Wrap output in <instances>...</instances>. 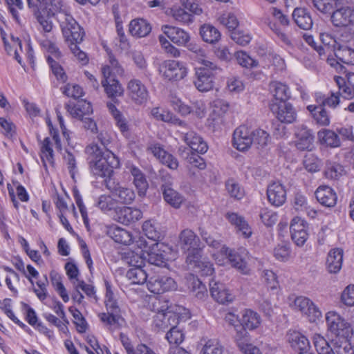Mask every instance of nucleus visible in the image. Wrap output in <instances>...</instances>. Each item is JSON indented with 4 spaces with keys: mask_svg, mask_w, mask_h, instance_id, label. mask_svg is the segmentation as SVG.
Segmentation results:
<instances>
[{
    "mask_svg": "<svg viewBox=\"0 0 354 354\" xmlns=\"http://www.w3.org/2000/svg\"><path fill=\"white\" fill-rule=\"evenodd\" d=\"M98 138L104 147L109 144L108 140L102 139V133L98 136ZM85 151L88 155L89 169L97 177H109L113 169L119 167L118 157L105 147L102 148L97 144H91L86 147Z\"/></svg>",
    "mask_w": 354,
    "mask_h": 354,
    "instance_id": "obj_1",
    "label": "nucleus"
},
{
    "mask_svg": "<svg viewBox=\"0 0 354 354\" xmlns=\"http://www.w3.org/2000/svg\"><path fill=\"white\" fill-rule=\"evenodd\" d=\"M124 73V71L118 62L110 55L109 64L102 67L103 79L101 81L102 86L109 97L114 98L123 95L124 88L115 77L122 76Z\"/></svg>",
    "mask_w": 354,
    "mask_h": 354,
    "instance_id": "obj_2",
    "label": "nucleus"
},
{
    "mask_svg": "<svg viewBox=\"0 0 354 354\" xmlns=\"http://www.w3.org/2000/svg\"><path fill=\"white\" fill-rule=\"evenodd\" d=\"M328 331L335 336L333 339L351 337L353 328L351 324L335 311H329L325 316Z\"/></svg>",
    "mask_w": 354,
    "mask_h": 354,
    "instance_id": "obj_3",
    "label": "nucleus"
},
{
    "mask_svg": "<svg viewBox=\"0 0 354 354\" xmlns=\"http://www.w3.org/2000/svg\"><path fill=\"white\" fill-rule=\"evenodd\" d=\"M190 317L187 309L181 306H177L175 310H167L164 313L156 314L153 317L155 326L162 330L169 327L178 325L180 319H187Z\"/></svg>",
    "mask_w": 354,
    "mask_h": 354,
    "instance_id": "obj_4",
    "label": "nucleus"
},
{
    "mask_svg": "<svg viewBox=\"0 0 354 354\" xmlns=\"http://www.w3.org/2000/svg\"><path fill=\"white\" fill-rule=\"evenodd\" d=\"M143 254L149 263L156 266H165L168 261L174 259L171 249L163 243H152Z\"/></svg>",
    "mask_w": 354,
    "mask_h": 354,
    "instance_id": "obj_5",
    "label": "nucleus"
},
{
    "mask_svg": "<svg viewBox=\"0 0 354 354\" xmlns=\"http://www.w3.org/2000/svg\"><path fill=\"white\" fill-rule=\"evenodd\" d=\"M159 72L164 80L170 82H178L187 75L188 68L186 64L183 62L168 59L161 64Z\"/></svg>",
    "mask_w": 354,
    "mask_h": 354,
    "instance_id": "obj_6",
    "label": "nucleus"
},
{
    "mask_svg": "<svg viewBox=\"0 0 354 354\" xmlns=\"http://www.w3.org/2000/svg\"><path fill=\"white\" fill-rule=\"evenodd\" d=\"M58 21L66 41L82 42L84 32L80 26L71 15L70 10L63 15L59 16Z\"/></svg>",
    "mask_w": 354,
    "mask_h": 354,
    "instance_id": "obj_7",
    "label": "nucleus"
},
{
    "mask_svg": "<svg viewBox=\"0 0 354 354\" xmlns=\"http://www.w3.org/2000/svg\"><path fill=\"white\" fill-rule=\"evenodd\" d=\"M41 45L50 54L47 56V61L51 68L53 73L57 79L62 82H65L67 76L64 72L63 68L55 59H59L61 57V53L55 44L53 39H43L41 41Z\"/></svg>",
    "mask_w": 354,
    "mask_h": 354,
    "instance_id": "obj_8",
    "label": "nucleus"
},
{
    "mask_svg": "<svg viewBox=\"0 0 354 354\" xmlns=\"http://www.w3.org/2000/svg\"><path fill=\"white\" fill-rule=\"evenodd\" d=\"M186 263L188 268L203 276H211L214 272L213 264L203 257L201 250H194L187 254Z\"/></svg>",
    "mask_w": 354,
    "mask_h": 354,
    "instance_id": "obj_9",
    "label": "nucleus"
},
{
    "mask_svg": "<svg viewBox=\"0 0 354 354\" xmlns=\"http://www.w3.org/2000/svg\"><path fill=\"white\" fill-rule=\"evenodd\" d=\"M290 306L296 310L300 311L310 322H315L322 317V312L308 298L299 296L294 299Z\"/></svg>",
    "mask_w": 354,
    "mask_h": 354,
    "instance_id": "obj_10",
    "label": "nucleus"
},
{
    "mask_svg": "<svg viewBox=\"0 0 354 354\" xmlns=\"http://www.w3.org/2000/svg\"><path fill=\"white\" fill-rule=\"evenodd\" d=\"M127 94L132 102L138 105L146 103L149 97L146 86L138 79H131L128 82Z\"/></svg>",
    "mask_w": 354,
    "mask_h": 354,
    "instance_id": "obj_11",
    "label": "nucleus"
},
{
    "mask_svg": "<svg viewBox=\"0 0 354 354\" xmlns=\"http://www.w3.org/2000/svg\"><path fill=\"white\" fill-rule=\"evenodd\" d=\"M46 123L49 127L52 138H46L41 145V158L44 162L48 161V162H53V147L55 146L57 150L62 149V145L57 132L52 127V123L49 119L46 120Z\"/></svg>",
    "mask_w": 354,
    "mask_h": 354,
    "instance_id": "obj_12",
    "label": "nucleus"
},
{
    "mask_svg": "<svg viewBox=\"0 0 354 354\" xmlns=\"http://www.w3.org/2000/svg\"><path fill=\"white\" fill-rule=\"evenodd\" d=\"M148 290L154 294H162L177 289L175 280L167 276H157L151 277L147 283Z\"/></svg>",
    "mask_w": 354,
    "mask_h": 354,
    "instance_id": "obj_13",
    "label": "nucleus"
},
{
    "mask_svg": "<svg viewBox=\"0 0 354 354\" xmlns=\"http://www.w3.org/2000/svg\"><path fill=\"white\" fill-rule=\"evenodd\" d=\"M253 130L245 125L237 127L233 133V146L240 151H247L253 144Z\"/></svg>",
    "mask_w": 354,
    "mask_h": 354,
    "instance_id": "obj_14",
    "label": "nucleus"
},
{
    "mask_svg": "<svg viewBox=\"0 0 354 354\" xmlns=\"http://www.w3.org/2000/svg\"><path fill=\"white\" fill-rule=\"evenodd\" d=\"M147 151L151 153L161 163L171 169H176L178 167L177 159L168 153L163 147L158 142H150L147 147Z\"/></svg>",
    "mask_w": 354,
    "mask_h": 354,
    "instance_id": "obj_15",
    "label": "nucleus"
},
{
    "mask_svg": "<svg viewBox=\"0 0 354 354\" xmlns=\"http://www.w3.org/2000/svg\"><path fill=\"white\" fill-rule=\"evenodd\" d=\"M270 106L271 111L281 122L290 124L296 120L297 112L290 103L272 102Z\"/></svg>",
    "mask_w": 354,
    "mask_h": 354,
    "instance_id": "obj_16",
    "label": "nucleus"
},
{
    "mask_svg": "<svg viewBox=\"0 0 354 354\" xmlns=\"http://www.w3.org/2000/svg\"><path fill=\"white\" fill-rule=\"evenodd\" d=\"M214 71L208 67L196 68L194 84L199 91L207 92L212 89L214 87Z\"/></svg>",
    "mask_w": 354,
    "mask_h": 354,
    "instance_id": "obj_17",
    "label": "nucleus"
},
{
    "mask_svg": "<svg viewBox=\"0 0 354 354\" xmlns=\"http://www.w3.org/2000/svg\"><path fill=\"white\" fill-rule=\"evenodd\" d=\"M212 109L207 122L214 130L223 124V117L229 109V104L227 102L218 99L212 102Z\"/></svg>",
    "mask_w": 354,
    "mask_h": 354,
    "instance_id": "obj_18",
    "label": "nucleus"
},
{
    "mask_svg": "<svg viewBox=\"0 0 354 354\" xmlns=\"http://www.w3.org/2000/svg\"><path fill=\"white\" fill-rule=\"evenodd\" d=\"M221 254L228 259V262L230 263L232 267L237 269L243 274H247L250 272L245 257L246 253H244V250L241 252L229 250L225 246L221 248Z\"/></svg>",
    "mask_w": 354,
    "mask_h": 354,
    "instance_id": "obj_19",
    "label": "nucleus"
},
{
    "mask_svg": "<svg viewBox=\"0 0 354 354\" xmlns=\"http://www.w3.org/2000/svg\"><path fill=\"white\" fill-rule=\"evenodd\" d=\"M267 198L273 206L280 207L286 201V189L279 180L270 183L267 187Z\"/></svg>",
    "mask_w": 354,
    "mask_h": 354,
    "instance_id": "obj_20",
    "label": "nucleus"
},
{
    "mask_svg": "<svg viewBox=\"0 0 354 354\" xmlns=\"http://www.w3.org/2000/svg\"><path fill=\"white\" fill-rule=\"evenodd\" d=\"M307 227V223L301 218H292L290 226L291 237L298 246H302L308 239Z\"/></svg>",
    "mask_w": 354,
    "mask_h": 354,
    "instance_id": "obj_21",
    "label": "nucleus"
},
{
    "mask_svg": "<svg viewBox=\"0 0 354 354\" xmlns=\"http://www.w3.org/2000/svg\"><path fill=\"white\" fill-rule=\"evenodd\" d=\"M142 217V212L140 209L132 207H118L116 214L113 215V219L123 225H129Z\"/></svg>",
    "mask_w": 354,
    "mask_h": 354,
    "instance_id": "obj_22",
    "label": "nucleus"
},
{
    "mask_svg": "<svg viewBox=\"0 0 354 354\" xmlns=\"http://www.w3.org/2000/svg\"><path fill=\"white\" fill-rule=\"evenodd\" d=\"M161 30L164 35L169 39L170 41L178 46H187L190 40L189 34L180 28L164 25Z\"/></svg>",
    "mask_w": 354,
    "mask_h": 354,
    "instance_id": "obj_23",
    "label": "nucleus"
},
{
    "mask_svg": "<svg viewBox=\"0 0 354 354\" xmlns=\"http://www.w3.org/2000/svg\"><path fill=\"white\" fill-rule=\"evenodd\" d=\"M39 3L41 10L46 14L48 17H55L57 15L59 16L67 13L69 10L68 6L64 3V0H37Z\"/></svg>",
    "mask_w": 354,
    "mask_h": 354,
    "instance_id": "obj_24",
    "label": "nucleus"
},
{
    "mask_svg": "<svg viewBox=\"0 0 354 354\" xmlns=\"http://www.w3.org/2000/svg\"><path fill=\"white\" fill-rule=\"evenodd\" d=\"M209 286L211 295L218 303L225 304L234 300V295L225 284L212 281L209 283Z\"/></svg>",
    "mask_w": 354,
    "mask_h": 354,
    "instance_id": "obj_25",
    "label": "nucleus"
},
{
    "mask_svg": "<svg viewBox=\"0 0 354 354\" xmlns=\"http://www.w3.org/2000/svg\"><path fill=\"white\" fill-rule=\"evenodd\" d=\"M314 136L305 126L299 127L295 132V146L299 150L310 151L313 148Z\"/></svg>",
    "mask_w": 354,
    "mask_h": 354,
    "instance_id": "obj_26",
    "label": "nucleus"
},
{
    "mask_svg": "<svg viewBox=\"0 0 354 354\" xmlns=\"http://www.w3.org/2000/svg\"><path fill=\"white\" fill-rule=\"evenodd\" d=\"M106 234L115 242L129 245L133 243V235L129 231L115 224L106 227Z\"/></svg>",
    "mask_w": 354,
    "mask_h": 354,
    "instance_id": "obj_27",
    "label": "nucleus"
},
{
    "mask_svg": "<svg viewBox=\"0 0 354 354\" xmlns=\"http://www.w3.org/2000/svg\"><path fill=\"white\" fill-rule=\"evenodd\" d=\"M333 24L335 26L348 27L354 26V9L345 7L337 9L331 16Z\"/></svg>",
    "mask_w": 354,
    "mask_h": 354,
    "instance_id": "obj_28",
    "label": "nucleus"
},
{
    "mask_svg": "<svg viewBox=\"0 0 354 354\" xmlns=\"http://www.w3.org/2000/svg\"><path fill=\"white\" fill-rule=\"evenodd\" d=\"M334 81L343 97L351 99L354 96V73H347L345 78L336 75Z\"/></svg>",
    "mask_w": 354,
    "mask_h": 354,
    "instance_id": "obj_29",
    "label": "nucleus"
},
{
    "mask_svg": "<svg viewBox=\"0 0 354 354\" xmlns=\"http://www.w3.org/2000/svg\"><path fill=\"white\" fill-rule=\"evenodd\" d=\"M286 339L290 347L299 353L310 350L308 339L299 331L290 330L287 333Z\"/></svg>",
    "mask_w": 354,
    "mask_h": 354,
    "instance_id": "obj_30",
    "label": "nucleus"
},
{
    "mask_svg": "<svg viewBox=\"0 0 354 354\" xmlns=\"http://www.w3.org/2000/svg\"><path fill=\"white\" fill-rule=\"evenodd\" d=\"M315 196L320 204L328 207H334L337 203V196L335 192L326 185L319 186L315 192Z\"/></svg>",
    "mask_w": 354,
    "mask_h": 354,
    "instance_id": "obj_31",
    "label": "nucleus"
},
{
    "mask_svg": "<svg viewBox=\"0 0 354 354\" xmlns=\"http://www.w3.org/2000/svg\"><path fill=\"white\" fill-rule=\"evenodd\" d=\"M344 250L336 248L330 250L328 254L326 266L330 273L336 274L339 272L343 263Z\"/></svg>",
    "mask_w": 354,
    "mask_h": 354,
    "instance_id": "obj_32",
    "label": "nucleus"
},
{
    "mask_svg": "<svg viewBox=\"0 0 354 354\" xmlns=\"http://www.w3.org/2000/svg\"><path fill=\"white\" fill-rule=\"evenodd\" d=\"M180 243L184 250H187L188 253L194 250H200V239L195 233L189 229H185L180 234Z\"/></svg>",
    "mask_w": 354,
    "mask_h": 354,
    "instance_id": "obj_33",
    "label": "nucleus"
},
{
    "mask_svg": "<svg viewBox=\"0 0 354 354\" xmlns=\"http://www.w3.org/2000/svg\"><path fill=\"white\" fill-rule=\"evenodd\" d=\"M269 90L274 100L272 102L283 103L290 97L289 88L285 84L273 81L270 83Z\"/></svg>",
    "mask_w": 354,
    "mask_h": 354,
    "instance_id": "obj_34",
    "label": "nucleus"
},
{
    "mask_svg": "<svg viewBox=\"0 0 354 354\" xmlns=\"http://www.w3.org/2000/svg\"><path fill=\"white\" fill-rule=\"evenodd\" d=\"M151 31V24L142 18H137L131 21L129 24V32L136 37H145Z\"/></svg>",
    "mask_w": 354,
    "mask_h": 354,
    "instance_id": "obj_35",
    "label": "nucleus"
},
{
    "mask_svg": "<svg viewBox=\"0 0 354 354\" xmlns=\"http://www.w3.org/2000/svg\"><path fill=\"white\" fill-rule=\"evenodd\" d=\"M183 139L193 151L198 153H204L208 149L207 143L194 131L183 133Z\"/></svg>",
    "mask_w": 354,
    "mask_h": 354,
    "instance_id": "obj_36",
    "label": "nucleus"
},
{
    "mask_svg": "<svg viewBox=\"0 0 354 354\" xmlns=\"http://www.w3.org/2000/svg\"><path fill=\"white\" fill-rule=\"evenodd\" d=\"M227 220L235 226L237 231L245 237L248 238L252 234V230L243 217L234 212H227L225 214Z\"/></svg>",
    "mask_w": 354,
    "mask_h": 354,
    "instance_id": "obj_37",
    "label": "nucleus"
},
{
    "mask_svg": "<svg viewBox=\"0 0 354 354\" xmlns=\"http://www.w3.org/2000/svg\"><path fill=\"white\" fill-rule=\"evenodd\" d=\"M241 326L246 330H253L259 328L261 324V317L257 312L250 309H245L241 313Z\"/></svg>",
    "mask_w": 354,
    "mask_h": 354,
    "instance_id": "obj_38",
    "label": "nucleus"
},
{
    "mask_svg": "<svg viewBox=\"0 0 354 354\" xmlns=\"http://www.w3.org/2000/svg\"><path fill=\"white\" fill-rule=\"evenodd\" d=\"M292 18L301 29L309 30L313 26V22L310 13L304 8H296L292 12Z\"/></svg>",
    "mask_w": 354,
    "mask_h": 354,
    "instance_id": "obj_39",
    "label": "nucleus"
},
{
    "mask_svg": "<svg viewBox=\"0 0 354 354\" xmlns=\"http://www.w3.org/2000/svg\"><path fill=\"white\" fill-rule=\"evenodd\" d=\"M165 201L174 208H179L185 199L182 194L173 189L171 184H164L162 186Z\"/></svg>",
    "mask_w": 354,
    "mask_h": 354,
    "instance_id": "obj_40",
    "label": "nucleus"
},
{
    "mask_svg": "<svg viewBox=\"0 0 354 354\" xmlns=\"http://www.w3.org/2000/svg\"><path fill=\"white\" fill-rule=\"evenodd\" d=\"M66 109L70 115L75 118L83 120L86 115L92 113L93 109L90 102L86 101H78L77 104H67Z\"/></svg>",
    "mask_w": 354,
    "mask_h": 354,
    "instance_id": "obj_41",
    "label": "nucleus"
},
{
    "mask_svg": "<svg viewBox=\"0 0 354 354\" xmlns=\"http://www.w3.org/2000/svg\"><path fill=\"white\" fill-rule=\"evenodd\" d=\"M235 341L243 354H261L258 347L249 342V334L247 330H241Z\"/></svg>",
    "mask_w": 354,
    "mask_h": 354,
    "instance_id": "obj_42",
    "label": "nucleus"
},
{
    "mask_svg": "<svg viewBox=\"0 0 354 354\" xmlns=\"http://www.w3.org/2000/svg\"><path fill=\"white\" fill-rule=\"evenodd\" d=\"M187 281L188 288L197 299L203 300L207 297V289L198 278L193 274H189Z\"/></svg>",
    "mask_w": 354,
    "mask_h": 354,
    "instance_id": "obj_43",
    "label": "nucleus"
},
{
    "mask_svg": "<svg viewBox=\"0 0 354 354\" xmlns=\"http://www.w3.org/2000/svg\"><path fill=\"white\" fill-rule=\"evenodd\" d=\"M95 206L104 214L114 212L116 214L118 209V203L111 196L103 194L100 196L95 200Z\"/></svg>",
    "mask_w": 354,
    "mask_h": 354,
    "instance_id": "obj_44",
    "label": "nucleus"
},
{
    "mask_svg": "<svg viewBox=\"0 0 354 354\" xmlns=\"http://www.w3.org/2000/svg\"><path fill=\"white\" fill-rule=\"evenodd\" d=\"M131 263L132 268L127 271L126 276L133 284H143L147 281V274L142 267H140V263Z\"/></svg>",
    "mask_w": 354,
    "mask_h": 354,
    "instance_id": "obj_45",
    "label": "nucleus"
},
{
    "mask_svg": "<svg viewBox=\"0 0 354 354\" xmlns=\"http://www.w3.org/2000/svg\"><path fill=\"white\" fill-rule=\"evenodd\" d=\"M317 136L322 145L332 148L340 146L341 142L338 134L332 130L323 129L318 132Z\"/></svg>",
    "mask_w": 354,
    "mask_h": 354,
    "instance_id": "obj_46",
    "label": "nucleus"
},
{
    "mask_svg": "<svg viewBox=\"0 0 354 354\" xmlns=\"http://www.w3.org/2000/svg\"><path fill=\"white\" fill-rule=\"evenodd\" d=\"M129 169L133 177V183L138 189V195L145 196L148 188V183L144 174L140 169L134 165L129 166Z\"/></svg>",
    "mask_w": 354,
    "mask_h": 354,
    "instance_id": "obj_47",
    "label": "nucleus"
},
{
    "mask_svg": "<svg viewBox=\"0 0 354 354\" xmlns=\"http://www.w3.org/2000/svg\"><path fill=\"white\" fill-rule=\"evenodd\" d=\"M100 321L110 330L118 328L122 322V319L118 315V313L107 311V313H100L98 314Z\"/></svg>",
    "mask_w": 354,
    "mask_h": 354,
    "instance_id": "obj_48",
    "label": "nucleus"
},
{
    "mask_svg": "<svg viewBox=\"0 0 354 354\" xmlns=\"http://www.w3.org/2000/svg\"><path fill=\"white\" fill-rule=\"evenodd\" d=\"M200 35L203 40L209 44H214L221 38L219 30L211 24H204L200 28Z\"/></svg>",
    "mask_w": 354,
    "mask_h": 354,
    "instance_id": "obj_49",
    "label": "nucleus"
},
{
    "mask_svg": "<svg viewBox=\"0 0 354 354\" xmlns=\"http://www.w3.org/2000/svg\"><path fill=\"white\" fill-rule=\"evenodd\" d=\"M112 193L115 196L118 197L120 203L125 204L131 203L136 197V194L132 189L120 185L113 189Z\"/></svg>",
    "mask_w": 354,
    "mask_h": 354,
    "instance_id": "obj_50",
    "label": "nucleus"
},
{
    "mask_svg": "<svg viewBox=\"0 0 354 354\" xmlns=\"http://www.w3.org/2000/svg\"><path fill=\"white\" fill-rule=\"evenodd\" d=\"M307 109L311 113L315 122L322 126H328L330 124V118L326 111L322 106L308 105Z\"/></svg>",
    "mask_w": 354,
    "mask_h": 354,
    "instance_id": "obj_51",
    "label": "nucleus"
},
{
    "mask_svg": "<svg viewBox=\"0 0 354 354\" xmlns=\"http://www.w3.org/2000/svg\"><path fill=\"white\" fill-rule=\"evenodd\" d=\"M335 55L343 63L354 65V49L344 44L338 45Z\"/></svg>",
    "mask_w": 354,
    "mask_h": 354,
    "instance_id": "obj_52",
    "label": "nucleus"
},
{
    "mask_svg": "<svg viewBox=\"0 0 354 354\" xmlns=\"http://www.w3.org/2000/svg\"><path fill=\"white\" fill-rule=\"evenodd\" d=\"M203 345L201 354H222L223 348L216 339H204L201 342Z\"/></svg>",
    "mask_w": 354,
    "mask_h": 354,
    "instance_id": "obj_53",
    "label": "nucleus"
},
{
    "mask_svg": "<svg viewBox=\"0 0 354 354\" xmlns=\"http://www.w3.org/2000/svg\"><path fill=\"white\" fill-rule=\"evenodd\" d=\"M350 339L351 337L333 339V347L337 354H354V347Z\"/></svg>",
    "mask_w": 354,
    "mask_h": 354,
    "instance_id": "obj_54",
    "label": "nucleus"
},
{
    "mask_svg": "<svg viewBox=\"0 0 354 354\" xmlns=\"http://www.w3.org/2000/svg\"><path fill=\"white\" fill-rule=\"evenodd\" d=\"M312 339L318 354H335L327 340L320 334H314Z\"/></svg>",
    "mask_w": 354,
    "mask_h": 354,
    "instance_id": "obj_55",
    "label": "nucleus"
},
{
    "mask_svg": "<svg viewBox=\"0 0 354 354\" xmlns=\"http://www.w3.org/2000/svg\"><path fill=\"white\" fill-rule=\"evenodd\" d=\"M169 15L178 23L188 24L193 21V15L178 6L170 9Z\"/></svg>",
    "mask_w": 354,
    "mask_h": 354,
    "instance_id": "obj_56",
    "label": "nucleus"
},
{
    "mask_svg": "<svg viewBox=\"0 0 354 354\" xmlns=\"http://www.w3.org/2000/svg\"><path fill=\"white\" fill-rule=\"evenodd\" d=\"M263 62V67H270V66L272 65L277 71H283L286 67L283 59L274 53L267 55Z\"/></svg>",
    "mask_w": 354,
    "mask_h": 354,
    "instance_id": "obj_57",
    "label": "nucleus"
},
{
    "mask_svg": "<svg viewBox=\"0 0 354 354\" xmlns=\"http://www.w3.org/2000/svg\"><path fill=\"white\" fill-rule=\"evenodd\" d=\"M68 310L73 317V322L76 326L77 330L80 333H85L87 329L88 324L81 312L72 306L68 308Z\"/></svg>",
    "mask_w": 354,
    "mask_h": 354,
    "instance_id": "obj_58",
    "label": "nucleus"
},
{
    "mask_svg": "<svg viewBox=\"0 0 354 354\" xmlns=\"http://www.w3.org/2000/svg\"><path fill=\"white\" fill-rule=\"evenodd\" d=\"M345 173L344 167L336 162H328L326 165L324 174L328 179H337Z\"/></svg>",
    "mask_w": 354,
    "mask_h": 354,
    "instance_id": "obj_59",
    "label": "nucleus"
},
{
    "mask_svg": "<svg viewBox=\"0 0 354 354\" xmlns=\"http://www.w3.org/2000/svg\"><path fill=\"white\" fill-rule=\"evenodd\" d=\"M50 279L52 284L55 287V289L58 292L62 300L66 303L69 301V296L67 291L62 282L61 277L57 273H50Z\"/></svg>",
    "mask_w": 354,
    "mask_h": 354,
    "instance_id": "obj_60",
    "label": "nucleus"
},
{
    "mask_svg": "<svg viewBox=\"0 0 354 354\" xmlns=\"http://www.w3.org/2000/svg\"><path fill=\"white\" fill-rule=\"evenodd\" d=\"M166 339L169 344L178 345L183 342L184 334L177 325L172 326L166 334Z\"/></svg>",
    "mask_w": 354,
    "mask_h": 354,
    "instance_id": "obj_61",
    "label": "nucleus"
},
{
    "mask_svg": "<svg viewBox=\"0 0 354 354\" xmlns=\"http://www.w3.org/2000/svg\"><path fill=\"white\" fill-rule=\"evenodd\" d=\"M225 187L227 192L231 196L236 199H241L244 196V190L241 187L240 185L234 179H229L226 183Z\"/></svg>",
    "mask_w": 354,
    "mask_h": 354,
    "instance_id": "obj_62",
    "label": "nucleus"
},
{
    "mask_svg": "<svg viewBox=\"0 0 354 354\" xmlns=\"http://www.w3.org/2000/svg\"><path fill=\"white\" fill-rule=\"evenodd\" d=\"M274 257L280 261H287L291 254V250L288 244L277 245L273 250Z\"/></svg>",
    "mask_w": 354,
    "mask_h": 354,
    "instance_id": "obj_63",
    "label": "nucleus"
},
{
    "mask_svg": "<svg viewBox=\"0 0 354 354\" xmlns=\"http://www.w3.org/2000/svg\"><path fill=\"white\" fill-rule=\"evenodd\" d=\"M218 21L221 24L225 26L229 30L232 32L235 30L239 25V21L233 13L223 14L219 18Z\"/></svg>",
    "mask_w": 354,
    "mask_h": 354,
    "instance_id": "obj_64",
    "label": "nucleus"
}]
</instances>
